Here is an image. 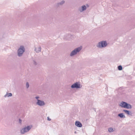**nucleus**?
Returning a JSON list of instances; mask_svg holds the SVG:
<instances>
[{
  "label": "nucleus",
  "mask_w": 135,
  "mask_h": 135,
  "mask_svg": "<svg viewBox=\"0 0 135 135\" xmlns=\"http://www.w3.org/2000/svg\"><path fill=\"white\" fill-rule=\"evenodd\" d=\"M82 49V47L81 46H80L75 49L71 52L70 54V56H72L76 55L77 53L80 51Z\"/></svg>",
  "instance_id": "1"
},
{
  "label": "nucleus",
  "mask_w": 135,
  "mask_h": 135,
  "mask_svg": "<svg viewBox=\"0 0 135 135\" xmlns=\"http://www.w3.org/2000/svg\"><path fill=\"white\" fill-rule=\"evenodd\" d=\"M25 51V48L23 46H21L18 50V55L19 57L21 56Z\"/></svg>",
  "instance_id": "2"
},
{
  "label": "nucleus",
  "mask_w": 135,
  "mask_h": 135,
  "mask_svg": "<svg viewBox=\"0 0 135 135\" xmlns=\"http://www.w3.org/2000/svg\"><path fill=\"white\" fill-rule=\"evenodd\" d=\"M107 45V41H103L98 43V45L97 46L99 48H102L105 47Z\"/></svg>",
  "instance_id": "3"
},
{
  "label": "nucleus",
  "mask_w": 135,
  "mask_h": 135,
  "mask_svg": "<svg viewBox=\"0 0 135 135\" xmlns=\"http://www.w3.org/2000/svg\"><path fill=\"white\" fill-rule=\"evenodd\" d=\"M32 126H28L25 127L21 130V134H23L29 131L32 128Z\"/></svg>",
  "instance_id": "4"
},
{
  "label": "nucleus",
  "mask_w": 135,
  "mask_h": 135,
  "mask_svg": "<svg viewBox=\"0 0 135 135\" xmlns=\"http://www.w3.org/2000/svg\"><path fill=\"white\" fill-rule=\"evenodd\" d=\"M82 86V85L80 84L79 82H76L71 86V88L72 89L75 88L79 89L81 88Z\"/></svg>",
  "instance_id": "5"
},
{
  "label": "nucleus",
  "mask_w": 135,
  "mask_h": 135,
  "mask_svg": "<svg viewBox=\"0 0 135 135\" xmlns=\"http://www.w3.org/2000/svg\"><path fill=\"white\" fill-rule=\"evenodd\" d=\"M37 105L40 106H42L45 104V103L44 101L38 100V101L36 103Z\"/></svg>",
  "instance_id": "6"
},
{
  "label": "nucleus",
  "mask_w": 135,
  "mask_h": 135,
  "mask_svg": "<svg viewBox=\"0 0 135 135\" xmlns=\"http://www.w3.org/2000/svg\"><path fill=\"white\" fill-rule=\"evenodd\" d=\"M86 9V6L85 5H83L81 7V8H79V10L80 12H82L85 10Z\"/></svg>",
  "instance_id": "7"
},
{
  "label": "nucleus",
  "mask_w": 135,
  "mask_h": 135,
  "mask_svg": "<svg viewBox=\"0 0 135 135\" xmlns=\"http://www.w3.org/2000/svg\"><path fill=\"white\" fill-rule=\"evenodd\" d=\"M75 124L76 126L79 127L81 128L82 126L81 123L78 121H76L75 122Z\"/></svg>",
  "instance_id": "8"
},
{
  "label": "nucleus",
  "mask_w": 135,
  "mask_h": 135,
  "mask_svg": "<svg viewBox=\"0 0 135 135\" xmlns=\"http://www.w3.org/2000/svg\"><path fill=\"white\" fill-rule=\"evenodd\" d=\"M123 112H124L127 115H131V116L133 114V113L131 111L126 109L123 110Z\"/></svg>",
  "instance_id": "9"
},
{
  "label": "nucleus",
  "mask_w": 135,
  "mask_h": 135,
  "mask_svg": "<svg viewBox=\"0 0 135 135\" xmlns=\"http://www.w3.org/2000/svg\"><path fill=\"white\" fill-rule=\"evenodd\" d=\"M126 103L127 102H126L122 101L120 104L119 106H121L122 108H125Z\"/></svg>",
  "instance_id": "10"
},
{
  "label": "nucleus",
  "mask_w": 135,
  "mask_h": 135,
  "mask_svg": "<svg viewBox=\"0 0 135 135\" xmlns=\"http://www.w3.org/2000/svg\"><path fill=\"white\" fill-rule=\"evenodd\" d=\"M132 108V105L130 104L127 103L125 108L129 109Z\"/></svg>",
  "instance_id": "11"
},
{
  "label": "nucleus",
  "mask_w": 135,
  "mask_h": 135,
  "mask_svg": "<svg viewBox=\"0 0 135 135\" xmlns=\"http://www.w3.org/2000/svg\"><path fill=\"white\" fill-rule=\"evenodd\" d=\"M118 116L120 117L121 118H124L126 117L123 113H121L118 114Z\"/></svg>",
  "instance_id": "12"
},
{
  "label": "nucleus",
  "mask_w": 135,
  "mask_h": 135,
  "mask_svg": "<svg viewBox=\"0 0 135 135\" xmlns=\"http://www.w3.org/2000/svg\"><path fill=\"white\" fill-rule=\"evenodd\" d=\"M34 50L36 53H39L41 51V46H39L37 49L36 47H35Z\"/></svg>",
  "instance_id": "13"
},
{
  "label": "nucleus",
  "mask_w": 135,
  "mask_h": 135,
  "mask_svg": "<svg viewBox=\"0 0 135 135\" xmlns=\"http://www.w3.org/2000/svg\"><path fill=\"white\" fill-rule=\"evenodd\" d=\"M8 95V97H11L12 96V94L11 93H9L8 94L7 93V94L4 96V97H6Z\"/></svg>",
  "instance_id": "14"
},
{
  "label": "nucleus",
  "mask_w": 135,
  "mask_h": 135,
  "mask_svg": "<svg viewBox=\"0 0 135 135\" xmlns=\"http://www.w3.org/2000/svg\"><path fill=\"white\" fill-rule=\"evenodd\" d=\"M65 3V1H62L61 2L58 3L57 4V5L58 6H59L60 5H61Z\"/></svg>",
  "instance_id": "15"
},
{
  "label": "nucleus",
  "mask_w": 135,
  "mask_h": 135,
  "mask_svg": "<svg viewBox=\"0 0 135 135\" xmlns=\"http://www.w3.org/2000/svg\"><path fill=\"white\" fill-rule=\"evenodd\" d=\"M118 69L119 70H121L123 69L122 66L121 65L118 66Z\"/></svg>",
  "instance_id": "16"
},
{
  "label": "nucleus",
  "mask_w": 135,
  "mask_h": 135,
  "mask_svg": "<svg viewBox=\"0 0 135 135\" xmlns=\"http://www.w3.org/2000/svg\"><path fill=\"white\" fill-rule=\"evenodd\" d=\"M108 131L110 132H112L113 131V130L112 128H109L108 129Z\"/></svg>",
  "instance_id": "17"
},
{
  "label": "nucleus",
  "mask_w": 135,
  "mask_h": 135,
  "mask_svg": "<svg viewBox=\"0 0 135 135\" xmlns=\"http://www.w3.org/2000/svg\"><path fill=\"white\" fill-rule=\"evenodd\" d=\"M29 86V85L28 83L27 82L26 83V87L27 88H28Z\"/></svg>",
  "instance_id": "18"
},
{
  "label": "nucleus",
  "mask_w": 135,
  "mask_h": 135,
  "mask_svg": "<svg viewBox=\"0 0 135 135\" xmlns=\"http://www.w3.org/2000/svg\"><path fill=\"white\" fill-rule=\"evenodd\" d=\"M22 120L20 118H19V123L21 124H22Z\"/></svg>",
  "instance_id": "19"
},
{
  "label": "nucleus",
  "mask_w": 135,
  "mask_h": 135,
  "mask_svg": "<svg viewBox=\"0 0 135 135\" xmlns=\"http://www.w3.org/2000/svg\"><path fill=\"white\" fill-rule=\"evenodd\" d=\"M33 64L35 65H36L37 64V62L35 60H33Z\"/></svg>",
  "instance_id": "20"
},
{
  "label": "nucleus",
  "mask_w": 135,
  "mask_h": 135,
  "mask_svg": "<svg viewBox=\"0 0 135 135\" xmlns=\"http://www.w3.org/2000/svg\"><path fill=\"white\" fill-rule=\"evenodd\" d=\"M35 98L37 99V102L38 101V100H39L38 99L39 98V97L38 96H36L35 97Z\"/></svg>",
  "instance_id": "21"
},
{
  "label": "nucleus",
  "mask_w": 135,
  "mask_h": 135,
  "mask_svg": "<svg viewBox=\"0 0 135 135\" xmlns=\"http://www.w3.org/2000/svg\"><path fill=\"white\" fill-rule=\"evenodd\" d=\"M47 119L49 121H50L51 120V119H50L49 117H47Z\"/></svg>",
  "instance_id": "22"
},
{
  "label": "nucleus",
  "mask_w": 135,
  "mask_h": 135,
  "mask_svg": "<svg viewBox=\"0 0 135 135\" xmlns=\"http://www.w3.org/2000/svg\"><path fill=\"white\" fill-rule=\"evenodd\" d=\"M86 6L87 7H89V6L88 4H86Z\"/></svg>",
  "instance_id": "23"
},
{
  "label": "nucleus",
  "mask_w": 135,
  "mask_h": 135,
  "mask_svg": "<svg viewBox=\"0 0 135 135\" xmlns=\"http://www.w3.org/2000/svg\"><path fill=\"white\" fill-rule=\"evenodd\" d=\"M76 133V132H75V133Z\"/></svg>",
  "instance_id": "24"
}]
</instances>
